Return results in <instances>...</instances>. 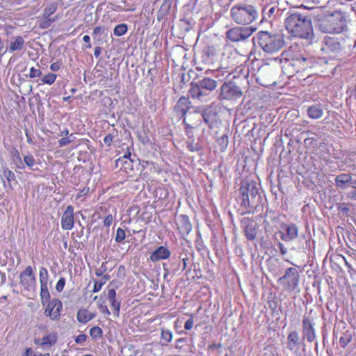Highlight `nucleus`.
<instances>
[{
    "mask_svg": "<svg viewBox=\"0 0 356 356\" xmlns=\"http://www.w3.org/2000/svg\"><path fill=\"white\" fill-rule=\"evenodd\" d=\"M287 31L293 37L312 40L314 37L312 19L306 13L291 11L284 20Z\"/></svg>",
    "mask_w": 356,
    "mask_h": 356,
    "instance_id": "f257e3e1",
    "label": "nucleus"
},
{
    "mask_svg": "<svg viewBox=\"0 0 356 356\" xmlns=\"http://www.w3.org/2000/svg\"><path fill=\"white\" fill-rule=\"evenodd\" d=\"M259 13L256 8L247 3H238L230 9V17L236 24L248 25L257 19Z\"/></svg>",
    "mask_w": 356,
    "mask_h": 356,
    "instance_id": "f03ea898",
    "label": "nucleus"
},
{
    "mask_svg": "<svg viewBox=\"0 0 356 356\" xmlns=\"http://www.w3.org/2000/svg\"><path fill=\"white\" fill-rule=\"evenodd\" d=\"M254 43L257 44L264 51L274 54L280 51L284 44L280 34H271L268 31H260L254 38Z\"/></svg>",
    "mask_w": 356,
    "mask_h": 356,
    "instance_id": "7ed1b4c3",
    "label": "nucleus"
},
{
    "mask_svg": "<svg viewBox=\"0 0 356 356\" xmlns=\"http://www.w3.org/2000/svg\"><path fill=\"white\" fill-rule=\"evenodd\" d=\"M241 206L245 209L257 207L261 200L259 188L253 181H243L240 187Z\"/></svg>",
    "mask_w": 356,
    "mask_h": 356,
    "instance_id": "20e7f679",
    "label": "nucleus"
},
{
    "mask_svg": "<svg viewBox=\"0 0 356 356\" xmlns=\"http://www.w3.org/2000/svg\"><path fill=\"white\" fill-rule=\"evenodd\" d=\"M316 26L323 33H339L346 28V21L341 13H335L318 19Z\"/></svg>",
    "mask_w": 356,
    "mask_h": 356,
    "instance_id": "39448f33",
    "label": "nucleus"
},
{
    "mask_svg": "<svg viewBox=\"0 0 356 356\" xmlns=\"http://www.w3.org/2000/svg\"><path fill=\"white\" fill-rule=\"evenodd\" d=\"M314 64V58L308 55L305 51L292 53L291 60L289 63L296 72H300L308 68H312Z\"/></svg>",
    "mask_w": 356,
    "mask_h": 356,
    "instance_id": "423d86ee",
    "label": "nucleus"
},
{
    "mask_svg": "<svg viewBox=\"0 0 356 356\" xmlns=\"http://www.w3.org/2000/svg\"><path fill=\"white\" fill-rule=\"evenodd\" d=\"M257 30L252 26H234L226 32V38L233 42H243L249 38Z\"/></svg>",
    "mask_w": 356,
    "mask_h": 356,
    "instance_id": "0eeeda50",
    "label": "nucleus"
},
{
    "mask_svg": "<svg viewBox=\"0 0 356 356\" xmlns=\"http://www.w3.org/2000/svg\"><path fill=\"white\" fill-rule=\"evenodd\" d=\"M283 287L288 289H295L298 286L299 273L296 268H289L285 274L279 280Z\"/></svg>",
    "mask_w": 356,
    "mask_h": 356,
    "instance_id": "6e6552de",
    "label": "nucleus"
},
{
    "mask_svg": "<svg viewBox=\"0 0 356 356\" xmlns=\"http://www.w3.org/2000/svg\"><path fill=\"white\" fill-rule=\"evenodd\" d=\"M280 238L282 241L289 242L295 240L298 236V227L293 223H282L280 225Z\"/></svg>",
    "mask_w": 356,
    "mask_h": 356,
    "instance_id": "1a4fd4ad",
    "label": "nucleus"
},
{
    "mask_svg": "<svg viewBox=\"0 0 356 356\" xmlns=\"http://www.w3.org/2000/svg\"><path fill=\"white\" fill-rule=\"evenodd\" d=\"M220 89L221 96L225 99L238 98L242 95L240 87L233 82L225 83Z\"/></svg>",
    "mask_w": 356,
    "mask_h": 356,
    "instance_id": "9d476101",
    "label": "nucleus"
},
{
    "mask_svg": "<svg viewBox=\"0 0 356 356\" xmlns=\"http://www.w3.org/2000/svg\"><path fill=\"white\" fill-rule=\"evenodd\" d=\"M61 227L64 230H71L74 225V207L72 205L67 207L61 217Z\"/></svg>",
    "mask_w": 356,
    "mask_h": 356,
    "instance_id": "9b49d317",
    "label": "nucleus"
},
{
    "mask_svg": "<svg viewBox=\"0 0 356 356\" xmlns=\"http://www.w3.org/2000/svg\"><path fill=\"white\" fill-rule=\"evenodd\" d=\"M22 284L26 289L33 288L35 285V278L32 268L29 266L20 274Z\"/></svg>",
    "mask_w": 356,
    "mask_h": 356,
    "instance_id": "f8f14e48",
    "label": "nucleus"
},
{
    "mask_svg": "<svg viewBox=\"0 0 356 356\" xmlns=\"http://www.w3.org/2000/svg\"><path fill=\"white\" fill-rule=\"evenodd\" d=\"M302 328L304 335L306 337L307 340L309 342L314 341L316 338L314 325L312 323L311 320L305 316H303Z\"/></svg>",
    "mask_w": 356,
    "mask_h": 356,
    "instance_id": "ddd939ff",
    "label": "nucleus"
},
{
    "mask_svg": "<svg viewBox=\"0 0 356 356\" xmlns=\"http://www.w3.org/2000/svg\"><path fill=\"white\" fill-rule=\"evenodd\" d=\"M170 251L165 246H159L150 254V260L156 262L160 260L167 259L170 256Z\"/></svg>",
    "mask_w": 356,
    "mask_h": 356,
    "instance_id": "4468645a",
    "label": "nucleus"
},
{
    "mask_svg": "<svg viewBox=\"0 0 356 356\" xmlns=\"http://www.w3.org/2000/svg\"><path fill=\"white\" fill-rule=\"evenodd\" d=\"M216 111L212 107L211 105H209L205 107L201 112L202 118L204 123L211 128L213 124L214 121L216 120Z\"/></svg>",
    "mask_w": 356,
    "mask_h": 356,
    "instance_id": "2eb2a0df",
    "label": "nucleus"
},
{
    "mask_svg": "<svg viewBox=\"0 0 356 356\" xmlns=\"http://www.w3.org/2000/svg\"><path fill=\"white\" fill-rule=\"evenodd\" d=\"M323 106L321 103H315L307 108V114L312 120H318L323 115Z\"/></svg>",
    "mask_w": 356,
    "mask_h": 356,
    "instance_id": "dca6fc26",
    "label": "nucleus"
},
{
    "mask_svg": "<svg viewBox=\"0 0 356 356\" xmlns=\"http://www.w3.org/2000/svg\"><path fill=\"white\" fill-rule=\"evenodd\" d=\"M280 9L277 6L268 5L262 8V20L261 22H270L278 14Z\"/></svg>",
    "mask_w": 356,
    "mask_h": 356,
    "instance_id": "f3484780",
    "label": "nucleus"
},
{
    "mask_svg": "<svg viewBox=\"0 0 356 356\" xmlns=\"http://www.w3.org/2000/svg\"><path fill=\"white\" fill-rule=\"evenodd\" d=\"M353 177L348 173H341L335 177V184L338 188L343 190L350 186Z\"/></svg>",
    "mask_w": 356,
    "mask_h": 356,
    "instance_id": "a211bd4d",
    "label": "nucleus"
},
{
    "mask_svg": "<svg viewBox=\"0 0 356 356\" xmlns=\"http://www.w3.org/2000/svg\"><path fill=\"white\" fill-rule=\"evenodd\" d=\"M177 228L182 235H187L192 229L189 218L186 215H181L178 218Z\"/></svg>",
    "mask_w": 356,
    "mask_h": 356,
    "instance_id": "6ab92c4d",
    "label": "nucleus"
},
{
    "mask_svg": "<svg viewBox=\"0 0 356 356\" xmlns=\"http://www.w3.org/2000/svg\"><path fill=\"white\" fill-rule=\"evenodd\" d=\"M170 264H163V268L168 273H176L179 270L181 271V257H173L170 261Z\"/></svg>",
    "mask_w": 356,
    "mask_h": 356,
    "instance_id": "aec40b11",
    "label": "nucleus"
},
{
    "mask_svg": "<svg viewBox=\"0 0 356 356\" xmlns=\"http://www.w3.org/2000/svg\"><path fill=\"white\" fill-rule=\"evenodd\" d=\"M198 83L202 91H205L208 94L217 88V81L208 77L199 80Z\"/></svg>",
    "mask_w": 356,
    "mask_h": 356,
    "instance_id": "412c9836",
    "label": "nucleus"
},
{
    "mask_svg": "<svg viewBox=\"0 0 356 356\" xmlns=\"http://www.w3.org/2000/svg\"><path fill=\"white\" fill-rule=\"evenodd\" d=\"M35 343L44 347H50L54 345L57 341V335L56 333H51L42 338L41 340L35 339Z\"/></svg>",
    "mask_w": 356,
    "mask_h": 356,
    "instance_id": "4be33fe9",
    "label": "nucleus"
},
{
    "mask_svg": "<svg viewBox=\"0 0 356 356\" xmlns=\"http://www.w3.org/2000/svg\"><path fill=\"white\" fill-rule=\"evenodd\" d=\"M25 41L22 36H16L13 38L10 42V45L8 47V51L10 53L22 51L24 49Z\"/></svg>",
    "mask_w": 356,
    "mask_h": 356,
    "instance_id": "5701e85b",
    "label": "nucleus"
},
{
    "mask_svg": "<svg viewBox=\"0 0 356 356\" xmlns=\"http://www.w3.org/2000/svg\"><path fill=\"white\" fill-rule=\"evenodd\" d=\"M299 335L296 331L291 332L287 337V348L293 352H296L299 347Z\"/></svg>",
    "mask_w": 356,
    "mask_h": 356,
    "instance_id": "b1692460",
    "label": "nucleus"
},
{
    "mask_svg": "<svg viewBox=\"0 0 356 356\" xmlns=\"http://www.w3.org/2000/svg\"><path fill=\"white\" fill-rule=\"evenodd\" d=\"M189 93L193 99H198L200 100H201L203 97L208 95L207 92L202 91V88L199 86L198 81L191 84Z\"/></svg>",
    "mask_w": 356,
    "mask_h": 356,
    "instance_id": "393cba45",
    "label": "nucleus"
},
{
    "mask_svg": "<svg viewBox=\"0 0 356 356\" xmlns=\"http://www.w3.org/2000/svg\"><path fill=\"white\" fill-rule=\"evenodd\" d=\"M39 276L40 282V289H49V288H51L52 282H50L49 283V275L47 269L46 268L41 267L40 268Z\"/></svg>",
    "mask_w": 356,
    "mask_h": 356,
    "instance_id": "a878e982",
    "label": "nucleus"
},
{
    "mask_svg": "<svg viewBox=\"0 0 356 356\" xmlns=\"http://www.w3.org/2000/svg\"><path fill=\"white\" fill-rule=\"evenodd\" d=\"M95 316L94 314L90 313L86 309H80L76 315L77 321L84 324L92 320Z\"/></svg>",
    "mask_w": 356,
    "mask_h": 356,
    "instance_id": "bb28decb",
    "label": "nucleus"
},
{
    "mask_svg": "<svg viewBox=\"0 0 356 356\" xmlns=\"http://www.w3.org/2000/svg\"><path fill=\"white\" fill-rule=\"evenodd\" d=\"M244 232L247 238L250 241H252L257 236V231L255 227V225L253 222H248L244 228Z\"/></svg>",
    "mask_w": 356,
    "mask_h": 356,
    "instance_id": "cd10ccee",
    "label": "nucleus"
},
{
    "mask_svg": "<svg viewBox=\"0 0 356 356\" xmlns=\"http://www.w3.org/2000/svg\"><path fill=\"white\" fill-rule=\"evenodd\" d=\"M116 293L115 291H108L107 298L110 301L111 307L118 314L120 308V302L117 301L115 299Z\"/></svg>",
    "mask_w": 356,
    "mask_h": 356,
    "instance_id": "c85d7f7f",
    "label": "nucleus"
},
{
    "mask_svg": "<svg viewBox=\"0 0 356 356\" xmlns=\"http://www.w3.org/2000/svg\"><path fill=\"white\" fill-rule=\"evenodd\" d=\"M302 134H306L307 137L305 138L304 143L306 145H313V143L314 142L316 143L317 140L320 138V136L312 131H307L302 133Z\"/></svg>",
    "mask_w": 356,
    "mask_h": 356,
    "instance_id": "c756f323",
    "label": "nucleus"
},
{
    "mask_svg": "<svg viewBox=\"0 0 356 356\" xmlns=\"http://www.w3.org/2000/svg\"><path fill=\"white\" fill-rule=\"evenodd\" d=\"M279 298L277 297L275 293L273 291H269L268 294V302L269 305V307L273 310H275L278 305Z\"/></svg>",
    "mask_w": 356,
    "mask_h": 356,
    "instance_id": "7c9ffc66",
    "label": "nucleus"
},
{
    "mask_svg": "<svg viewBox=\"0 0 356 356\" xmlns=\"http://www.w3.org/2000/svg\"><path fill=\"white\" fill-rule=\"evenodd\" d=\"M54 309L53 310V312L51 314V316L50 318L51 320H57L60 316V312L63 309V304L60 300H56V303L54 304Z\"/></svg>",
    "mask_w": 356,
    "mask_h": 356,
    "instance_id": "2f4dec72",
    "label": "nucleus"
},
{
    "mask_svg": "<svg viewBox=\"0 0 356 356\" xmlns=\"http://www.w3.org/2000/svg\"><path fill=\"white\" fill-rule=\"evenodd\" d=\"M12 159L13 163L15 164L16 167L19 169H24V164L23 161H22V159L20 157L19 153L17 150H15L13 152L12 154Z\"/></svg>",
    "mask_w": 356,
    "mask_h": 356,
    "instance_id": "473e14b6",
    "label": "nucleus"
},
{
    "mask_svg": "<svg viewBox=\"0 0 356 356\" xmlns=\"http://www.w3.org/2000/svg\"><path fill=\"white\" fill-rule=\"evenodd\" d=\"M352 340V335L348 332L346 331L342 334L339 339V343L342 348H345Z\"/></svg>",
    "mask_w": 356,
    "mask_h": 356,
    "instance_id": "72a5a7b5",
    "label": "nucleus"
},
{
    "mask_svg": "<svg viewBox=\"0 0 356 356\" xmlns=\"http://www.w3.org/2000/svg\"><path fill=\"white\" fill-rule=\"evenodd\" d=\"M218 145L219 146L220 150L224 152L227 147L229 143L228 136L226 134H223L217 140Z\"/></svg>",
    "mask_w": 356,
    "mask_h": 356,
    "instance_id": "f704fd0d",
    "label": "nucleus"
},
{
    "mask_svg": "<svg viewBox=\"0 0 356 356\" xmlns=\"http://www.w3.org/2000/svg\"><path fill=\"white\" fill-rule=\"evenodd\" d=\"M57 8L58 5L55 2L49 4L44 11L43 17H49L52 14H54L56 12Z\"/></svg>",
    "mask_w": 356,
    "mask_h": 356,
    "instance_id": "c9c22d12",
    "label": "nucleus"
},
{
    "mask_svg": "<svg viewBox=\"0 0 356 356\" xmlns=\"http://www.w3.org/2000/svg\"><path fill=\"white\" fill-rule=\"evenodd\" d=\"M127 159H129L131 162H134V160L131 159V153L129 152L124 154L122 157L119 158L115 161V165L117 168L120 167L121 169L124 166V163H127Z\"/></svg>",
    "mask_w": 356,
    "mask_h": 356,
    "instance_id": "e433bc0d",
    "label": "nucleus"
},
{
    "mask_svg": "<svg viewBox=\"0 0 356 356\" xmlns=\"http://www.w3.org/2000/svg\"><path fill=\"white\" fill-rule=\"evenodd\" d=\"M127 31V26L125 24H120L117 25L114 30H113V34L115 36H122L124 35Z\"/></svg>",
    "mask_w": 356,
    "mask_h": 356,
    "instance_id": "4c0bfd02",
    "label": "nucleus"
},
{
    "mask_svg": "<svg viewBox=\"0 0 356 356\" xmlns=\"http://www.w3.org/2000/svg\"><path fill=\"white\" fill-rule=\"evenodd\" d=\"M90 337L94 339H99L103 336V331L99 327L95 326L90 329Z\"/></svg>",
    "mask_w": 356,
    "mask_h": 356,
    "instance_id": "58836bf2",
    "label": "nucleus"
},
{
    "mask_svg": "<svg viewBox=\"0 0 356 356\" xmlns=\"http://www.w3.org/2000/svg\"><path fill=\"white\" fill-rule=\"evenodd\" d=\"M3 175L8 182H11L16 179L15 173L7 167L3 168Z\"/></svg>",
    "mask_w": 356,
    "mask_h": 356,
    "instance_id": "ea45409f",
    "label": "nucleus"
},
{
    "mask_svg": "<svg viewBox=\"0 0 356 356\" xmlns=\"http://www.w3.org/2000/svg\"><path fill=\"white\" fill-rule=\"evenodd\" d=\"M56 78L57 75L56 74L49 73L42 77V81L43 83L51 85L55 82Z\"/></svg>",
    "mask_w": 356,
    "mask_h": 356,
    "instance_id": "a19ab883",
    "label": "nucleus"
},
{
    "mask_svg": "<svg viewBox=\"0 0 356 356\" xmlns=\"http://www.w3.org/2000/svg\"><path fill=\"white\" fill-rule=\"evenodd\" d=\"M186 147L187 149L191 152H198L201 150V146L200 145L199 143H195L194 140L186 142Z\"/></svg>",
    "mask_w": 356,
    "mask_h": 356,
    "instance_id": "79ce46f5",
    "label": "nucleus"
},
{
    "mask_svg": "<svg viewBox=\"0 0 356 356\" xmlns=\"http://www.w3.org/2000/svg\"><path fill=\"white\" fill-rule=\"evenodd\" d=\"M126 238L125 232L120 227L117 229L116 236H115V241L118 243H123L124 241Z\"/></svg>",
    "mask_w": 356,
    "mask_h": 356,
    "instance_id": "37998d69",
    "label": "nucleus"
},
{
    "mask_svg": "<svg viewBox=\"0 0 356 356\" xmlns=\"http://www.w3.org/2000/svg\"><path fill=\"white\" fill-rule=\"evenodd\" d=\"M56 300H58V299H56V298H54L53 300H51V301L48 302L47 304V308L44 311V314L47 316H49V318L51 316V314L53 312V310L54 309V307H53L54 306V304L56 303Z\"/></svg>",
    "mask_w": 356,
    "mask_h": 356,
    "instance_id": "c03bdc74",
    "label": "nucleus"
},
{
    "mask_svg": "<svg viewBox=\"0 0 356 356\" xmlns=\"http://www.w3.org/2000/svg\"><path fill=\"white\" fill-rule=\"evenodd\" d=\"M108 279L109 275H108L102 276L99 280L95 282L93 289H100Z\"/></svg>",
    "mask_w": 356,
    "mask_h": 356,
    "instance_id": "a18cd8bd",
    "label": "nucleus"
},
{
    "mask_svg": "<svg viewBox=\"0 0 356 356\" xmlns=\"http://www.w3.org/2000/svg\"><path fill=\"white\" fill-rule=\"evenodd\" d=\"M172 338V334L170 331L168 330H161V339L163 340L165 343H168L171 341Z\"/></svg>",
    "mask_w": 356,
    "mask_h": 356,
    "instance_id": "49530a36",
    "label": "nucleus"
},
{
    "mask_svg": "<svg viewBox=\"0 0 356 356\" xmlns=\"http://www.w3.org/2000/svg\"><path fill=\"white\" fill-rule=\"evenodd\" d=\"M170 7V0H163V2L159 9V13L161 15H165Z\"/></svg>",
    "mask_w": 356,
    "mask_h": 356,
    "instance_id": "de8ad7c7",
    "label": "nucleus"
},
{
    "mask_svg": "<svg viewBox=\"0 0 356 356\" xmlns=\"http://www.w3.org/2000/svg\"><path fill=\"white\" fill-rule=\"evenodd\" d=\"M308 3L316 4L320 8H324L329 3L330 0H303Z\"/></svg>",
    "mask_w": 356,
    "mask_h": 356,
    "instance_id": "09e8293b",
    "label": "nucleus"
},
{
    "mask_svg": "<svg viewBox=\"0 0 356 356\" xmlns=\"http://www.w3.org/2000/svg\"><path fill=\"white\" fill-rule=\"evenodd\" d=\"M24 164L25 163L28 167L32 168L35 165V159L32 155H26L24 157Z\"/></svg>",
    "mask_w": 356,
    "mask_h": 356,
    "instance_id": "8fccbe9b",
    "label": "nucleus"
},
{
    "mask_svg": "<svg viewBox=\"0 0 356 356\" xmlns=\"http://www.w3.org/2000/svg\"><path fill=\"white\" fill-rule=\"evenodd\" d=\"M107 262H103L100 267L97 268L95 271V275L98 277L104 276V273L107 270Z\"/></svg>",
    "mask_w": 356,
    "mask_h": 356,
    "instance_id": "3c124183",
    "label": "nucleus"
},
{
    "mask_svg": "<svg viewBox=\"0 0 356 356\" xmlns=\"http://www.w3.org/2000/svg\"><path fill=\"white\" fill-rule=\"evenodd\" d=\"M40 296H41L42 303L43 305H45L48 302H49V298H50L49 291H40Z\"/></svg>",
    "mask_w": 356,
    "mask_h": 356,
    "instance_id": "603ef678",
    "label": "nucleus"
},
{
    "mask_svg": "<svg viewBox=\"0 0 356 356\" xmlns=\"http://www.w3.org/2000/svg\"><path fill=\"white\" fill-rule=\"evenodd\" d=\"M193 317H194V314H190V318L186 321L185 325H184V328L186 330H190L192 329V327L193 326V323H194Z\"/></svg>",
    "mask_w": 356,
    "mask_h": 356,
    "instance_id": "864d4df0",
    "label": "nucleus"
},
{
    "mask_svg": "<svg viewBox=\"0 0 356 356\" xmlns=\"http://www.w3.org/2000/svg\"><path fill=\"white\" fill-rule=\"evenodd\" d=\"M42 75V72L38 70V69H35L34 67H31L30 69V74H29V77L30 78H36V77H39Z\"/></svg>",
    "mask_w": 356,
    "mask_h": 356,
    "instance_id": "5fc2aeb1",
    "label": "nucleus"
},
{
    "mask_svg": "<svg viewBox=\"0 0 356 356\" xmlns=\"http://www.w3.org/2000/svg\"><path fill=\"white\" fill-rule=\"evenodd\" d=\"M225 73H227L228 75L229 74V73L227 71H226L224 68L218 69L216 71L215 77L218 79L219 81H222V76H224Z\"/></svg>",
    "mask_w": 356,
    "mask_h": 356,
    "instance_id": "6e6d98bb",
    "label": "nucleus"
},
{
    "mask_svg": "<svg viewBox=\"0 0 356 356\" xmlns=\"http://www.w3.org/2000/svg\"><path fill=\"white\" fill-rule=\"evenodd\" d=\"M56 20V18H53V19H51L50 17H47V18H44V20L42 22V24L41 25V26L42 28H48L49 26H51V24L54 22Z\"/></svg>",
    "mask_w": 356,
    "mask_h": 356,
    "instance_id": "4d7b16f0",
    "label": "nucleus"
},
{
    "mask_svg": "<svg viewBox=\"0 0 356 356\" xmlns=\"http://www.w3.org/2000/svg\"><path fill=\"white\" fill-rule=\"evenodd\" d=\"M189 258L188 257H181V271L184 270L185 269H186L188 265V263H189Z\"/></svg>",
    "mask_w": 356,
    "mask_h": 356,
    "instance_id": "13d9d810",
    "label": "nucleus"
},
{
    "mask_svg": "<svg viewBox=\"0 0 356 356\" xmlns=\"http://www.w3.org/2000/svg\"><path fill=\"white\" fill-rule=\"evenodd\" d=\"M113 217L111 214H108L106 216L104 220V225L106 227H110L113 222Z\"/></svg>",
    "mask_w": 356,
    "mask_h": 356,
    "instance_id": "bf43d9fd",
    "label": "nucleus"
},
{
    "mask_svg": "<svg viewBox=\"0 0 356 356\" xmlns=\"http://www.w3.org/2000/svg\"><path fill=\"white\" fill-rule=\"evenodd\" d=\"M87 338H88L87 335H86L84 334H81L75 338V342L76 343H83V342H85L86 341Z\"/></svg>",
    "mask_w": 356,
    "mask_h": 356,
    "instance_id": "052dcab7",
    "label": "nucleus"
},
{
    "mask_svg": "<svg viewBox=\"0 0 356 356\" xmlns=\"http://www.w3.org/2000/svg\"><path fill=\"white\" fill-rule=\"evenodd\" d=\"M65 284V280L63 277H60L56 283V289H63Z\"/></svg>",
    "mask_w": 356,
    "mask_h": 356,
    "instance_id": "680f3d73",
    "label": "nucleus"
},
{
    "mask_svg": "<svg viewBox=\"0 0 356 356\" xmlns=\"http://www.w3.org/2000/svg\"><path fill=\"white\" fill-rule=\"evenodd\" d=\"M61 67V63L60 62H54L51 64L50 70L54 72L58 71Z\"/></svg>",
    "mask_w": 356,
    "mask_h": 356,
    "instance_id": "e2e57ef3",
    "label": "nucleus"
},
{
    "mask_svg": "<svg viewBox=\"0 0 356 356\" xmlns=\"http://www.w3.org/2000/svg\"><path fill=\"white\" fill-rule=\"evenodd\" d=\"M69 143H70V140H69L68 137L67 138V137L62 138L58 140V144H59L60 147H64Z\"/></svg>",
    "mask_w": 356,
    "mask_h": 356,
    "instance_id": "0e129e2a",
    "label": "nucleus"
},
{
    "mask_svg": "<svg viewBox=\"0 0 356 356\" xmlns=\"http://www.w3.org/2000/svg\"><path fill=\"white\" fill-rule=\"evenodd\" d=\"M146 282H148L149 283L148 279L145 277V276H143L141 279V281L140 283H138V288H145L146 286Z\"/></svg>",
    "mask_w": 356,
    "mask_h": 356,
    "instance_id": "69168bd1",
    "label": "nucleus"
},
{
    "mask_svg": "<svg viewBox=\"0 0 356 356\" xmlns=\"http://www.w3.org/2000/svg\"><path fill=\"white\" fill-rule=\"evenodd\" d=\"M113 137L111 134H107L104 138V142L106 145L110 146L113 140Z\"/></svg>",
    "mask_w": 356,
    "mask_h": 356,
    "instance_id": "338daca9",
    "label": "nucleus"
},
{
    "mask_svg": "<svg viewBox=\"0 0 356 356\" xmlns=\"http://www.w3.org/2000/svg\"><path fill=\"white\" fill-rule=\"evenodd\" d=\"M353 188H355L353 191H350L348 193V197L353 200H356V186H352Z\"/></svg>",
    "mask_w": 356,
    "mask_h": 356,
    "instance_id": "774afa93",
    "label": "nucleus"
}]
</instances>
